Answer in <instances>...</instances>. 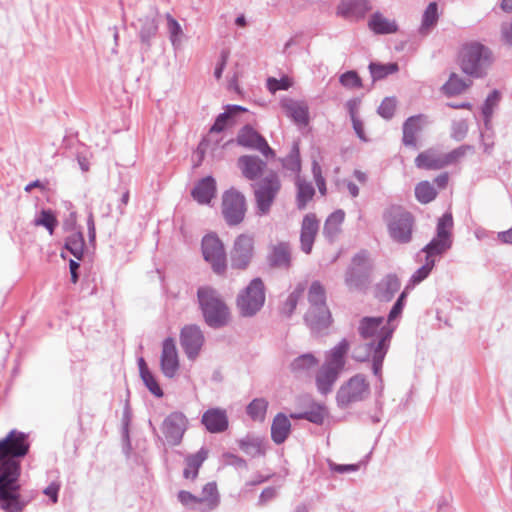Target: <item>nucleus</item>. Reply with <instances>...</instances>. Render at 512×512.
Here are the masks:
<instances>
[{"label": "nucleus", "instance_id": "53", "mask_svg": "<svg viewBox=\"0 0 512 512\" xmlns=\"http://www.w3.org/2000/svg\"><path fill=\"white\" fill-rule=\"evenodd\" d=\"M435 263L436 260H428L425 258V263L412 274L410 282L416 285L425 280L434 268Z\"/></svg>", "mask_w": 512, "mask_h": 512}, {"label": "nucleus", "instance_id": "15", "mask_svg": "<svg viewBox=\"0 0 512 512\" xmlns=\"http://www.w3.org/2000/svg\"><path fill=\"white\" fill-rule=\"evenodd\" d=\"M308 300L310 303L309 314L311 320H330L331 313L326 306L325 289L319 281H314L308 291Z\"/></svg>", "mask_w": 512, "mask_h": 512}, {"label": "nucleus", "instance_id": "1", "mask_svg": "<svg viewBox=\"0 0 512 512\" xmlns=\"http://www.w3.org/2000/svg\"><path fill=\"white\" fill-rule=\"evenodd\" d=\"M26 434L12 430L0 441V508L5 512H22L29 503L20 493L18 457L29 449Z\"/></svg>", "mask_w": 512, "mask_h": 512}, {"label": "nucleus", "instance_id": "14", "mask_svg": "<svg viewBox=\"0 0 512 512\" xmlns=\"http://www.w3.org/2000/svg\"><path fill=\"white\" fill-rule=\"evenodd\" d=\"M158 16V10L151 6L147 13L139 15L136 21L132 23V26L138 32L140 41L147 46H150L151 39L158 32Z\"/></svg>", "mask_w": 512, "mask_h": 512}, {"label": "nucleus", "instance_id": "55", "mask_svg": "<svg viewBox=\"0 0 512 512\" xmlns=\"http://www.w3.org/2000/svg\"><path fill=\"white\" fill-rule=\"evenodd\" d=\"M339 82L342 86L349 89L360 88L362 86L360 77L357 72L353 70L343 73L339 78Z\"/></svg>", "mask_w": 512, "mask_h": 512}, {"label": "nucleus", "instance_id": "6", "mask_svg": "<svg viewBox=\"0 0 512 512\" xmlns=\"http://www.w3.org/2000/svg\"><path fill=\"white\" fill-rule=\"evenodd\" d=\"M197 298L204 320H228L230 316L229 307L214 288L209 286L199 287Z\"/></svg>", "mask_w": 512, "mask_h": 512}, {"label": "nucleus", "instance_id": "39", "mask_svg": "<svg viewBox=\"0 0 512 512\" xmlns=\"http://www.w3.org/2000/svg\"><path fill=\"white\" fill-rule=\"evenodd\" d=\"M345 284L350 290H361L368 284V273L349 266L345 275Z\"/></svg>", "mask_w": 512, "mask_h": 512}, {"label": "nucleus", "instance_id": "7", "mask_svg": "<svg viewBox=\"0 0 512 512\" xmlns=\"http://www.w3.org/2000/svg\"><path fill=\"white\" fill-rule=\"evenodd\" d=\"M265 288L260 278H254L237 297V306L243 317L254 316L264 305Z\"/></svg>", "mask_w": 512, "mask_h": 512}, {"label": "nucleus", "instance_id": "41", "mask_svg": "<svg viewBox=\"0 0 512 512\" xmlns=\"http://www.w3.org/2000/svg\"><path fill=\"white\" fill-rule=\"evenodd\" d=\"M471 80H466L452 73L448 81L443 85L442 90L447 96H454L463 93L470 85Z\"/></svg>", "mask_w": 512, "mask_h": 512}, {"label": "nucleus", "instance_id": "23", "mask_svg": "<svg viewBox=\"0 0 512 512\" xmlns=\"http://www.w3.org/2000/svg\"><path fill=\"white\" fill-rule=\"evenodd\" d=\"M371 8L368 0H341L337 12L346 19L357 20L363 18Z\"/></svg>", "mask_w": 512, "mask_h": 512}, {"label": "nucleus", "instance_id": "26", "mask_svg": "<svg viewBox=\"0 0 512 512\" xmlns=\"http://www.w3.org/2000/svg\"><path fill=\"white\" fill-rule=\"evenodd\" d=\"M348 350L349 342L346 339L341 340L338 345L326 354L323 366L341 372L345 365V355Z\"/></svg>", "mask_w": 512, "mask_h": 512}, {"label": "nucleus", "instance_id": "5", "mask_svg": "<svg viewBox=\"0 0 512 512\" xmlns=\"http://www.w3.org/2000/svg\"><path fill=\"white\" fill-rule=\"evenodd\" d=\"M281 190L278 174L270 171L265 177L253 184L257 214L267 215Z\"/></svg>", "mask_w": 512, "mask_h": 512}, {"label": "nucleus", "instance_id": "19", "mask_svg": "<svg viewBox=\"0 0 512 512\" xmlns=\"http://www.w3.org/2000/svg\"><path fill=\"white\" fill-rule=\"evenodd\" d=\"M319 230V221L315 214H306L302 220L300 242L301 250L309 254L312 251V247Z\"/></svg>", "mask_w": 512, "mask_h": 512}, {"label": "nucleus", "instance_id": "44", "mask_svg": "<svg viewBox=\"0 0 512 512\" xmlns=\"http://www.w3.org/2000/svg\"><path fill=\"white\" fill-rule=\"evenodd\" d=\"M304 291L305 285L303 283H299L296 288L288 295L286 301L281 307V312L285 317H290L292 315Z\"/></svg>", "mask_w": 512, "mask_h": 512}, {"label": "nucleus", "instance_id": "52", "mask_svg": "<svg viewBox=\"0 0 512 512\" xmlns=\"http://www.w3.org/2000/svg\"><path fill=\"white\" fill-rule=\"evenodd\" d=\"M34 224L36 226H43L45 227L49 233L52 235L54 232L55 227L58 224V221L56 219V216L51 210H42L40 212L39 217H37L34 220Z\"/></svg>", "mask_w": 512, "mask_h": 512}, {"label": "nucleus", "instance_id": "10", "mask_svg": "<svg viewBox=\"0 0 512 512\" xmlns=\"http://www.w3.org/2000/svg\"><path fill=\"white\" fill-rule=\"evenodd\" d=\"M202 254L213 271L222 274L226 270V253L224 245L215 234H208L202 239Z\"/></svg>", "mask_w": 512, "mask_h": 512}, {"label": "nucleus", "instance_id": "38", "mask_svg": "<svg viewBox=\"0 0 512 512\" xmlns=\"http://www.w3.org/2000/svg\"><path fill=\"white\" fill-rule=\"evenodd\" d=\"M438 5L436 2H431L426 7L423 15H422V22L419 27V33L422 36H427L431 30L436 26L438 22Z\"/></svg>", "mask_w": 512, "mask_h": 512}, {"label": "nucleus", "instance_id": "33", "mask_svg": "<svg viewBox=\"0 0 512 512\" xmlns=\"http://www.w3.org/2000/svg\"><path fill=\"white\" fill-rule=\"evenodd\" d=\"M269 263L274 267L289 268L291 264V250L286 242L275 245L269 256Z\"/></svg>", "mask_w": 512, "mask_h": 512}, {"label": "nucleus", "instance_id": "3", "mask_svg": "<svg viewBox=\"0 0 512 512\" xmlns=\"http://www.w3.org/2000/svg\"><path fill=\"white\" fill-rule=\"evenodd\" d=\"M493 62L492 51L479 42H471L463 46L460 54L462 71L474 78L486 75L487 69Z\"/></svg>", "mask_w": 512, "mask_h": 512}, {"label": "nucleus", "instance_id": "9", "mask_svg": "<svg viewBox=\"0 0 512 512\" xmlns=\"http://www.w3.org/2000/svg\"><path fill=\"white\" fill-rule=\"evenodd\" d=\"M247 211L245 196L235 190L230 189L224 192L222 196V214L229 226L240 224Z\"/></svg>", "mask_w": 512, "mask_h": 512}, {"label": "nucleus", "instance_id": "32", "mask_svg": "<svg viewBox=\"0 0 512 512\" xmlns=\"http://www.w3.org/2000/svg\"><path fill=\"white\" fill-rule=\"evenodd\" d=\"M291 423L288 417L279 413L273 419L271 425V437L276 444L283 443L290 434Z\"/></svg>", "mask_w": 512, "mask_h": 512}, {"label": "nucleus", "instance_id": "54", "mask_svg": "<svg viewBox=\"0 0 512 512\" xmlns=\"http://www.w3.org/2000/svg\"><path fill=\"white\" fill-rule=\"evenodd\" d=\"M267 89L275 94L279 90H288L292 86L291 80L284 76L281 79H276L274 77H269L266 83Z\"/></svg>", "mask_w": 512, "mask_h": 512}, {"label": "nucleus", "instance_id": "24", "mask_svg": "<svg viewBox=\"0 0 512 512\" xmlns=\"http://www.w3.org/2000/svg\"><path fill=\"white\" fill-rule=\"evenodd\" d=\"M216 182L212 176L199 180L191 191V195L201 205H207L215 197Z\"/></svg>", "mask_w": 512, "mask_h": 512}, {"label": "nucleus", "instance_id": "36", "mask_svg": "<svg viewBox=\"0 0 512 512\" xmlns=\"http://www.w3.org/2000/svg\"><path fill=\"white\" fill-rule=\"evenodd\" d=\"M295 185L297 188L296 194V205L299 210H304L309 201L315 195V189L311 182H307L301 176H297L295 179Z\"/></svg>", "mask_w": 512, "mask_h": 512}, {"label": "nucleus", "instance_id": "57", "mask_svg": "<svg viewBox=\"0 0 512 512\" xmlns=\"http://www.w3.org/2000/svg\"><path fill=\"white\" fill-rule=\"evenodd\" d=\"M141 379L143 380L145 386L147 389L156 397H162L163 391L160 388L157 380L153 376L151 372H146L145 375L141 376Z\"/></svg>", "mask_w": 512, "mask_h": 512}, {"label": "nucleus", "instance_id": "25", "mask_svg": "<svg viewBox=\"0 0 512 512\" xmlns=\"http://www.w3.org/2000/svg\"><path fill=\"white\" fill-rule=\"evenodd\" d=\"M245 111L246 108L240 105H227L225 111L216 117L214 124L209 130V135L223 132L226 128L233 126L235 124V116Z\"/></svg>", "mask_w": 512, "mask_h": 512}, {"label": "nucleus", "instance_id": "12", "mask_svg": "<svg viewBox=\"0 0 512 512\" xmlns=\"http://www.w3.org/2000/svg\"><path fill=\"white\" fill-rule=\"evenodd\" d=\"M205 343V338L198 326L189 324L182 328L180 333V345L190 361H195Z\"/></svg>", "mask_w": 512, "mask_h": 512}, {"label": "nucleus", "instance_id": "62", "mask_svg": "<svg viewBox=\"0 0 512 512\" xmlns=\"http://www.w3.org/2000/svg\"><path fill=\"white\" fill-rule=\"evenodd\" d=\"M405 299H406V292L403 291L398 299L396 300V302L394 303V305L392 306L389 314H388V318L387 320H395L397 317H399L402 313V310L405 306Z\"/></svg>", "mask_w": 512, "mask_h": 512}, {"label": "nucleus", "instance_id": "4", "mask_svg": "<svg viewBox=\"0 0 512 512\" xmlns=\"http://www.w3.org/2000/svg\"><path fill=\"white\" fill-rule=\"evenodd\" d=\"M390 237L397 243L406 244L412 239L413 215L401 206H391L384 213Z\"/></svg>", "mask_w": 512, "mask_h": 512}, {"label": "nucleus", "instance_id": "40", "mask_svg": "<svg viewBox=\"0 0 512 512\" xmlns=\"http://www.w3.org/2000/svg\"><path fill=\"white\" fill-rule=\"evenodd\" d=\"M281 163L286 171H290L295 175V179H297V176H300L301 159L298 143H293L289 154L281 160Z\"/></svg>", "mask_w": 512, "mask_h": 512}, {"label": "nucleus", "instance_id": "27", "mask_svg": "<svg viewBox=\"0 0 512 512\" xmlns=\"http://www.w3.org/2000/svg\"><path fill=\"white\" fill-rule=\"evenodd\" d=\"M401 287L395 274L386 275L375 288V296L381 301H390Z\"/></svg>", "mask_w": 512, "mask_h": 512}, {"label": "nucleus", "instance_id": "8", "mask_svg": "<svg viewBox=\"0 0 512 512\" xmlns=\"http://www.w3.org/2000/svg\"><path fill=\"white\" fill-rule=\"evenodd\" d=\"M370 394V386L364 375L357 374L342 384L337 391L336 400L340 407L362 401Z\"/></svg>", "mask_w": 512, "mask_h": 512}, {"label": "nucleus", "instance_id": "13", "mask_svg": "<svg viewBox=\"0 0 512 512\" xmlns=\"http://www.w3.org/2000/svg\"><path fill=\"white\" fill-rule=\"evenodd\" d=\"M254 240L248 234H240L234 241L231 250V264L233 268L244 269L253 257Z\"/></svg>", "mask_w": 512, "mask_h": 512}, {"label": "nucleus", "instance_id": "37", "mask_svg": "<svg viewBox=\"0 0 512 512\" xmlns=\"http://www.w3.org/2000/svg\"><path fill=\"white\" fill-rule=\"evenodd\" d=\"M453 244V240H447L435 236L427 245H425L421 252L425 253V258L428 260H436L435 257L445 254Z\"/></svg>", "mask_w": 512, "mask_h": 512}, {"label": "nucleus", "instance_id": "45", "mask_svg": "<svg viewBox=\"0 0 512 512\" xmlns=\"http://www.w3.org/2000/svg\"><path fill=\"white\" fill-rule=\"evenodd\" d=\"M437 196V191L429 181H421L415 187V197L422 204L432 202Z\"/></svg>", "mask_w": 512, "mask_h": 512}, {"label": "nucleus", "instance_id": "16", "mask_svg": "<svg viewBox=\"0 0 512 512\" xmlns=\"http://www.w3.org/2000/svg\"><path fill=\"white\" fill-rule=\"evenodd\" d=\"M187 424L188 420L183 413L173 412L164 419L162 432L169 443L177 445L187 429Z\"/></svg>", "mask_w": 512, "mask_h": 512}, {"label": "nucleus", "instance_id": "64", "mask_svg": "<svg viewBox=\"0 0 512 512\" xmlns=\"http://www.w3.org/2000/svg\"><path fill=\"white\" fill-rule=\"evenodd\" d=\"M464 155H465L464 147H459L447 154H443V160L445 162V167L456 162L459 158L463 157Z\"/></svg>", "mask_w": 512, "mask_h": 512}, {"label": "nucleus", "instance_id": "59", "mask_svg": "<svg viewBox=\"0 0 512 512\" xmlns=\"http://www.w3.org/2000/svg\"><path fill=\"white\" fill-rule=\"evenodd\" d=\"M292 417L295 419H306L315 424H321L324 419V413L322 409L318 408L317 410L294 414Z\"/></svg>", "mask_w": 512, "mask_h": 512}, {"label": "nucleus", "instance_id": "48", "mask_svg": "<svg viewBox=\"0 0 512 512\" xmlns=\"http://www.w3.org/2000/svg\"><path fill=\"white\" fill-rule=\"evenodd\" d=\"M500 93L497 90H493L484 101L482 106V114L484 117L485 126L488 127L489 122L492 118L494 109L498 106L500 101Z\"/></svg>", "mask_w": 512, "mask_h": 512}, {"label": "nucleus", "instance_id": "20", "mask_svg": "<svg viewBox=\"0 0 512 512\" xmlns=\"http://www.w3.org/2000/svg\"><path fill=\"white\" fill-rule=\"evenodd\" d=\"M430 123H431V121L424 114H418V115H414V116L407 118L403 124V138H402L403 144L405 146H410V147L416 148L417 147V142H416L417 133L420 132L424 126H426Z\"/></svg>", "mask_w": 512, "mask_h": 512}, {"label": "nucleus", "instance_id": "29", "mask_svg": "<svg viewBox=\"0 0 512 512\" xmlns=\"http://www.w3.org/2000/svg\"><path fill=\"white\" fill-rule=\"evenodd\" d=\"M200 500V511L208 512L215 510L220 504V494L216 482H208L202 488Z\"/></svg>", "mask_w": 512, "mask_h": 512}, {"label": "nucleus", "instance_id": "60", "mask_svg": "<svg viewBox=\"0 0 512 512\" xmlns=\"http://www.w3.org/2000/svg\"><path fill=\"white\" fill-rule=\"evenodd\" d=\"M350 266L355 267L357 269H360V270L368 273L369 268H370L368 253L366 251H361V252L357 253L353 257Z\"/></svg>", "mask_w": 512, "mask_h": 512}, {"label": "nucleus", "instance_id": "43", "mask_svg": "<svg viewBox=\"0 0 512 512\" xmlns=\"http://www.w3.org/2000/svg\"><path fill=\"white\" fill-rule=\"evenodd\" d=\"M268 402L264 398H256L252 400L246 408L248 416L254 420L263 422L265 420Z\"/></svg>", "mask_w": 512, "mask_h": 512}, {"label": "nucleus", "instance_id": "51", "mask_svg": "<svg viewBox=\"0 0 512 512\" xmlns=\"http://www.w3.org/2000/svg\"><path fill=\"white\" fill-rule=\"evenodd\" d=\"M166 20L170 41L174 47H177L181 43L182 27L170 14H166Z\"/></svg>", "mask_w": 512, "mask_h": 512}, {"label": "nucleus", "instance_id": "56", "mask_svg": "<svg viewBox=\"0 0 512 512\" xmlns=\"http://www.w3.org/2000/svg\"><path fill=\"white\" fill-rule=\"evenodd\" d=\"M177 497L183 506L200 511V500L198 496H195L189 491L182 490L178 493Z\"/></svg>", "mask_w": 512, "mask_h": 512}, {"label": "nucleus", "instance_id": "35", "mask_svg": "<svg viewBox=\"0 0 512 512\" xmlns=\"http://www.w3.org/2000/svg\"><path fill=\"white\" fill-rule=\"evenodd\" d=\"M370 29L376 34H392L398 31V25L395 20L385 18L381 13H374L369 20Z\"/></svg>", "mask_w": 512, "mask_h": 512}, {"label": "nucleus", "instance_id": "61", "mask_svg": "<svg viewBox=\"0 0 512 512\" xmlns=\"http://www.w3.org/2000/svg\"><path fill=\"white\" fill-rule=\"evenodd\" d=\"M468 132L466 120H458L452 123V137L458 141L462 140Z\"/></svg>", "mask_w": 512, "mask_h": 512}, {"label": "nucleus", "instance_id": "42", "mask_svg": "<svg viewBox=\"0 0 512 512\" xmlns=\"http://www.w3.org/2000/svg\"><path fill=\"white\" fill-rule=\"evenodd\" d=\"M85 242L81 231L73 232L66 238L65 248L77 259L81 260L84 254Z\"/></svg>", "mask_w": 512, "mask_h": 512}, {"label": "nucleus", "instance_id": "34", "mask_svg": "<svg viewBox=\"0 0 512 512\" xmlns=\"http://www.w3.org/2000/svg\"><path fill=\"white\" fill-rule=\"evenodd\" d=\"M344 218L345 213L343 210H336L327 217L323 227V235L327 240L330 242L335 240L341 231Z\"/></svg>", "mask_w": 512, "mask_h": 512}, {"label": "nucleus", "instance_id": "63", "mask_svg": "<svg viewBox=\"0 0 512 512\" xmlns=\"http://www.w3.org/2000/svg\"><path fill=\"white\" fill-rule=\"evenodd\" d=\"M310 331L316 337H322L330 332L331 322H310Z\"/></svg>", "mask_w": 512, "mask_h": 512}, {"label": "nucleus", "instance_id": "47", "mask_svg": "<svg viewBox=\"0 0 512 512\" xmlns=\"http://www.w3.org/2000/svg\"><path fill=\"white\" fill-rule=\"evenodd\" d=\"M453 216L450 212L444 213L437 222L436 236L447 240H453Z\"/></svg>", "mask_w": 512, "mask_h": 512}, {"label": "nucleus", "instance_id": "2", "mask_svg": "<svg viewBox=\"0 0 512 512\" xmlns=\"http://www.w3.org/2000/svg\"><path fill=\"white\" fill-rule=\"evenodd\" d=\"M395 326L391 322H361L358 330L364 340L354 348L353 358L357 361L372 359V370L382 382L381 369L390 345Z\"/></svg>", "mask_w": 512, "mask_h": 512}, {"label": "nucleus", "instance_id": "17", "mask_svg": "<svg viewBox=\"0 0 512 512\" xmlns=\"http://www.w3.org/2000/svg\"><path fill=\"white\" fill-rule=\"evenodd\" d=\"M160 367L163 375L167 378H173L179 370L178 350L172 338H167L163 341Z\"/></svg>", "mask_w": 512, "mask_h": 512}, {"label": "nucleus", "instance_id": "11", "mask_svg": "<svg viewBox=\"0 0 512 512\" xmlns=\"http://www.w3.org/2000/svg\"><path fill=\"white\" fill-rule=\"evenodd\" d=\"M236 143L249 150L260 152L265 158H274L275 151L266 139L250 124L244 125L237 133Z\"/></svg>", "mask_w": 512, "mask_h": 512}, {"label": "nucleus", "instance_id": "46", "mask_svg": "<svg viewBox=\"0 0 512 512\" xmlns=\"http://www.w3.org/2000/svg\"><path fill=\"white\" fill-rule=\"evenodd\" d=\"M240 449L251 457H256L264 453L262 442L259 438L247 436L238 441Z\"/></svg>", "mask_w": 512, "mask_h": 512}, {"label": "nucleus", "instance_id": "58", "mask_svg": "<svg viewBox=\"0 0 512 512\" xmlns=\"http://www.w3.org/2000/svg\"><path fill=\"white\" fill-rule=\"evenodd\" d=\"M396 108V102L393 98H385L378 107V113L385 119L393 117Z\"/></svg>", "mask_w": 512, "mask_h": 512}, {"label": "nucleus", "instance_id": "28", "mask_svg": "<svg viewBox=\"0 0 512 512\" xmlns=\"http://www.w3.org/2000/svg\"><path fill=\"white\" fill-rule=\"evenodd\" d=\"M415 165L420 169L439 170L445 167V162L442 153L435 149H428L418 154L415 158Z\"/></svg>", "mask_w": 512, "mask_h": 512}, {"label": "nucleus", "instance_id": "21", "mask_svg": "<svg viewBox=\"0 0 512 512\" xmlns=\"http://www.w3.org/2000/svg\"><path fill=\"white\" fill-rule=\"evenodd\" d=\"M201 422L210 433H222L229 425L227 412L222 408L208 409L203 413Z\"/></svg>", "mask_w": 512, "mask_h": 512}, {"label": "nucleus", "instance_id": "49", "mask_svg": "<svg viewBox=\"0 0 512 512\" xmlns=\"http://www.w3.org/2000/svg\"><path fill=\"white\" fill-rule=\"evenodd\" d=\"M318 361L313 354H304L297 357L291 363V369L295 373H305L317 365Z\"/></svg>", "mask_w": 512, "mask_h": 512}, {"label": "nucleus", "instance_id": "30", "mask_svg": "<svg viewBox=\"0 0 512 512\" xmlns=\"http://www.w3.org/2000/svg\"><path fill=\"white\" fill-rule=\"evenodd\" d=\"M208 457V450L202 447L195 454L188 455L185 458V468L183 470V477L185 479L195 480L198 476V471L203 462Z\"/></svg>", "mask_w": 512, "mask_h": 512}, {"label": "nucleus", "instance_id": "18", "mask_svg": "<svg viewBox=\"0 0 512 512\" xmlns=\"http://www.w3.org/2000/svg\"><path fill=\"white\" fill-rule=\"evenodd\" d=\"M237 167L245 179L255 181L263 175L267 162L256 155H242L237 159Z\"/></svg>", "mask_w": 512, "mask_h": 512}, {"label": "nucleus", "instance_id": "50", "mask_svg": "<svg viewBox=\"0 0 512 512\" xmlns=\"http://www.w3.org/2000/svg\"><path fill=\"white\" fill-rule=\"evenodd\" d=\"M369 71L374 81L385 78L386 76L393 74L398 71V65L396 63L379 64L370 63Z\"/></svg>", "mask_w": 512, "mask_h": 512}, {"label": "nucleus", "instance_id": "22", "mask_svg": "<svg viewBox=\"0 0 512 512\" xmlns=\"http://www.w3.org/2000/svg\"><path fill=\"white\" fill-rule=\"evenodd\" d=\"M281 107L297 125L306 126L309 123V108L304 101L292 98H284L280 102Z\"/></svg>", "mask_w": 512, "mask_h": 512}, {"label": "nucleus", "instance_id": "31", "mask_svg": "<svg viewBox=\"0 0 512 512\" xmlns=\"http://www.w3.org/2000/svg\"><path fill=\"white\" fill-rule=\"evenodd\" d=\"M340 372L331 368L321 366L316 374V386L321 394H328L339 377Z\"/></svg>", "mask_w": 512, "mask_h": 512}]
</instances>
